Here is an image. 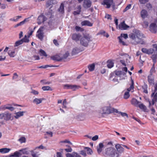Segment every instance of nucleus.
Segmentation results:
<instances>
[{
	"label": "nucleus",
	"mask_w": 157,
	"mask_h": 157,
	"mask_svg": "<svg viewBox=\"0 0 157 157\" xmlns=\"http://www.w3.org/2000/svg\"><path fill=\"white\" fill-rule=\"evenodd\" d=\"M97 112L99 115L104 117V115H108L112 113L117 112V109L109 106H104L98 110Z\"/></svg>",
	"instance_id": "1"
},
{
	"label": "nucleus",
	"mask_w": 157,
	"mask_h": 157,
	"mask_svg": "<svg viewBox=\"0 0 157 157\" xmlns=\"http://www.w3.org/2000/svg\"><path fill=\"white\" fill-rule=\"evenodd\" d=\"M133 32L134 33L131 34L129 35L130 38L134 40L137 43L143 44V42L142 40L143 37V34L137 30H134Z\"/></svg>",
	"instance_id": "2"
},
{
	"label": "nucleus",
	"mask_w": 157,
	"mask_h": 157,
	"mask_svg": "<svg viewBox=\"0 0 157 157\" xmlns=\"http://www.w3.org/2000/svg\"><path fill=\"white\" fill-rule=\"evenodd\" d=\"M104 155L106 157H118L119 154L112 146L106 147L104 151Z\"/></svg>",
	"instance_id": "3"
},
{
	"label": "nucleus",
	"mask_w": 157,
	"mask_h": 157,
	"mask_svg": "<svg viewBox=\"0 0 157 157\" xmlns=\"http://www.w3.org/2000/svg\"><path fill=\"white\" fill-rule=\"evenodd\" d=\"M90 40V36L88 34L85 35L80 38V44L85 47H87L88 46Z\"/></svg>",
	"instance_id": "4"
},
{
	"label": "nucleus",
	"mask_w": 157,
	"mask_h": 157,
	"mask_svg": "<svg viewBox=\"0 0 157 157\" xmlns=\"http://www.w3.org/2000/svg\"><path fill=\"white\" fill-rule=\"evenodd\" d=\"M12 104L9 103L2 105L0 107V110L4 111L6 109H8L12 111L15 109V108L12 106Z\"/></svg>",
	"instance_id": "5"
},
{
	"label": "nucleus",
	"mask_w": 157,
	"mask_h": 157,
	"mask_svg": "<svg viewBox=\"0 0 157 157\" xmlns=\"http://www.w3.org/2000/svg\"><path fill=\"white\" fill-rule=\"evenodd\" d=\"M102 4L104 5H106V7L107 8H109L111 6L113 9H114L115 8V4L113 0H104Z\"/></svg>",
	"instance_id": "6"
},
{
	"label": "nucleus",
	"mask_w": 157,
	"mask_h": 157,
	"mask_svg": "<svg viewBox=\"0 0 157 157\" xmlns=\"http://www.w3.org/2000/svg\"><path fill=\"white\" fill-rule=\"evenodd\" d=\"M151 94L152 98L151 102L149 101V106H151V105H154L155 103L157 101V92H152Z\"/></svg>",
	"instance_id": "7"
},
{
	"label": "nucleus",
	"mask_w": 157,
	"mask_h": 157,
	"mask_svg": "<svg viewBox=\"0 0 157 157\" xmlns=\"http://www.w3.org/2000/svg\"><path fill=\"white\" fill-rule=\"evenodd\" d=\"M63 86L64 89H71L73 90H75L76 89H78L79 87V86L76 85L70 84H64Z\"/></svg>",
	"instance_id": "8"
},
{
	"label": "nucleus",
	"mask_w": 157,
	"mask_h": 157,
	"mask_svg": "<svg viewBox=\"0 0 157 157\" xmlns=\"http://www.w3.org/2000/svg\"><path fill=\"white\" fill-rule=\"evenodd\" d=\"M149 30L152 33H156L157 31V25L156 21L151 24L149 26Z\"/></svg>",
	"instance_id": "9"
},
{
	"label": "nucleus",
	"mask_w": 157,
	"mask_h": 157,
	"mask_svg": "<svg viewBox=\"0 0 157 157\" xmlns=\"http://www.w3.org/2000/svg\"><path fill=\"white\" fill-rule=\"evenodd\" d=\"M128 37V35L127 34L122 33L120 36H118V38L119 40V42L123 45H126L125 43L123 40V38L126 39Z\"/></svg>",
	"instance_id": "10"
},
{
	"label": "nucleus",
	"mask_w": 157,
	"mask_h": 157,
	"mask_svg": "<svg viewBox=\"0 0 157 157\" xmlns=\"http://www.w3.org/2000/svg\"><path fill=\"white\" fill-rule=\"evenodd\" d=\"M36 36L41 40H43L44 35L42 28H40L39 29L37 32Z\"/></svg>",
	"instance_id": "11"
},
{
	"label": "nucleus",
	"mask_w": 157,
	"mask_h": 157,
	"mask_svg": "<svg viewBox=\"0 0 157 157\" xmlns=\"http://www.w3.org/2000/svg\"><path fill=\"white\" fill-rule=\"evenodd\" d=\"M81 37L82 36L80 34L75 33L72 34L71 38L73 40L77 42L80 39Z\"/></svg>",
	"instance_id": "12"
},
{
	"label": "nucleus",
	"mask_w": 157,
	"mask_h": 157,
	"mask_svg": "<svg viewBox=\"0 0 157 157\" xmlns=\"http://www.w3.org/2000/svg\"><path fill=\"white\" fill-rule=\"evenodd\" d=\"M4 117L3 119L6 121H8L9 120H12L13 118H12V114L11 113L9 112H6L4 113Z\"/></svg>",
	"instance_id": "13"
},
{
	"label": "nucleus",
	"mask_w": 157,
	"mask_h": 157,
	"mask_svg": "<svg viewBox=\"0 0 157 157\" xmlns=\"http://www.w3.org/2000/svg\"><path fill=\"white\" fill-rule=\"evenodd\" d=\"M121 144H117L115 145V147L117 150L118 154H121L124 151V148L121 146Z\"/></svg>",
	"instance_id": "14"
},
{
	"label": "nucleus",
	"mask_w": 157,
	"mask_h": 157,
	"mask_svg": "<svg viewBox=\"0 0 157 157\" xmlns=\"http://www.w3.org/2000/svg\"><path fill=\"white\" fill-rule=\"evenodd\" d=\"M91 5V2L90 0H84L83 6L85 8H88Z\"/></svg>",
	"instance_id": "15"
},
{
	"label": "nucleus",
	"mask_w": 157,
	"mask_h": 157,
	"mask_svg": "<svg viewBox=\"0 0 157 157\" xmlns=\"http://www.w3.org/2000/svg\"><path fill=\"white\" fill-rule=\"evenodd\" d=\"M57 3V1L56 0H48L46 2V6L47 7H51L52 6V5L55 4Z\"/></svg>",
	"instance_id": "16"
},
{
	"label": "nucleus",
	"mask_w": 157,
	"mask_h": 157,
	"mask_svg": "<svg viewBox=\"0 0 157 157\" xmlns=\"http://www.w3.org/2000/svg\"><path fill=\"white\" fill-rule=\"evenodd\" d=\"M148 81L151 85H153L154 83V77L153 75H149L147 77Z\"/></svg>",
	"instance_id": "17"
},
{
	"label": "nucleus",
	"mask_w": 157,
	"mask_h": 157,
	"mask_svg": "<svg viewBox=\"0 0 157 157\" xmlns=\"http://www.w3.org/2000/svg\"><path fill=\"white\" fill-rule=\"evenodd\" d=\"M141 51L143 52L148 55L152 54L154 52V50L152 49H147L144 48H142Z\"/></svg>",
	"instance_id": "18"
},
{
	"label": "nucleus",
	"mask_w": 157,
	"mask_h": 157,
	"mask_svg": "<svg viewBox=\"0 0 157 157\" xmlns=\"http://www.w3.org/2000/svg\"><path fill=\"white\" fill-rule=\"evenodd\" d=\"M129 27V26L125 24L124 21L121 22L118 26L119 29L121 30H126Z\"/></svg>",
	"instance_id": "19"
},
{
	"label": "nucleus",
	"mask_w": 157,
	"mask_h": 157,
	"mask_svg": "<svg viewBox=\"0 0 157 157\" xmlns=\"http://www.w3.org/2000/svg\"><path fill=\"white\" fill-rule=\"evenodd\" d=\"M46 20V18L43 15H40L39 16L38 18V24H40L41 23L45 21Z\"/></svg>",
	"instance_id": "20"
},
{
	"label": "nucleus",
	"mask_w": 157,
	"mask_h": 157,
	"mask_svg": "<svg viewBox=\"0 0 157 157\" xmlns=\"http://www.w3.org/2000/svg\"><path fill=\"white\" fill-rule=\"evenodd\" d=\"M131 84H130V86L129 88L127 89V91L129 92L131 91L132 92H133L134 90V81L131 78Z\"/></svg>",
	"instance_id": "21"
},
{
	"label": "nucleus",
	"mask_w": 157,
	"mask_h": 157,
	"mask_svg": "<svg viewBox=\"0 0 157 157\" xmlns=\"http://www.w3.org/2000/svg\"><path fill=\"white\" fill-rule=\"evenodd\" d=\"M25 113V111H19L16 112L15 113V115L14 116V117L16 119H17L20 117L23 116L24 113Z\"/></svg>",
	"instance_id": "22"
},
{
	"label": "nucleus",
	"mask_w": 157,
	"mask_h": 157,
	"mask_svg": "<svg viewBox=\"0 0 157 157\" xmlns=\"http://www.w3.org/2000/svg\"><path fill=\"white\" fill-rule=\"evenodd\" d=\"M67 157H81L78 154L75 152H73L72 154L67 153L66 154Z\"/></svg>",
	"instance_id": "23"
},
{
	"label": "nucleus",
	"mask_w": 157,
	"mask_h": 157,
	"mask_svg": "<svg viewBox=\"0 0 157 157\" xmlns=\"http://www.w3.org/2000/svg\"><path fill=\"white\" fill-rule=\"evenodd\" d=\"M82 51V50H81L79 48L75 47L73 49L72 52V55H75Z\"/></svg>",
	"instance_id": "24"
},
{
	"label": "nucleus",
	"mask_w": 157,
	"mask_h": 157,
	"mask_svg": "<svg viewBox=\"0 0 157 157\" xmlns=\"http://www.w3.org/2000/svg\"><path fill=\"white\" fill-rule=\"evenodd\" d=\"M104 147V145L102 143H100L98 146L97 147V150L98 153L99 154L102 150V148Z\"/></svg>",
	"instance_id": "25"
},
{
	"label": "nucleus",
	"mask_w": 157,
	"mask_h": 157,
	"mask_svg": "<svg viewBox=\"0 0 157 157\" xmlns=\"http://www.w3.org/2000/svg\"><path fill=\"white\" fill-rule=\"evenodd\" d=\"M81 25H86L89 26H92L93 25V23H91L89 21H82L81 22Z\"/></svg>",
	"instance_id": "26"
},
{
	"label": "nucleus",
	"mask_w": 157,
	"mask_h": 157,
	"mask_svg": "<svg viewBox=\"0 0 157 157\" xmlns=\"http://www.w3.org/2000/svg\"><path fill=\"white\" fill-rule=\"evenodd\" d=\"M141 17L143 18L146 17L148 15L147 11L145 10H143L140 12Z\"/></svg>",
	"instance_id": "27"
},
{
	"label": "nucleus",
	"mask_w": 157,
	"mask_h": 157,
	"mask_svg": "<svg viewBox=\"0 0 157 157\" xmlns=\"http://www.w3.org/2000/svg\"><path fill=\"white\" fill-rule=\"evenodd\" d=\"M58 11L61 14H63L64 13V5L63 3L61 4L59 8L58 9Z\"/></svg>",
	"instance_id": "28"
},
{
	"label": "nucleus",
	"mask_w": 157,
	"mask_h": 157,
	"mask_svg": "<svg viewBox=\"0 0 157 157\" xmlns=\"http://www.w3.org/2000/svg\"><path fill=\"white\" fill-rule=\"evenodd\" d=\"M131 103L136 106H137L140 102L135 98H133L131 101Z\"/></svg>",
	"instance_id": "29"
},
{
	"label": "nucleus",
	"mask_w": 157,
	"mask_h": 157,
	"mask_svg": "<svg viewBox=\"0 0 157 157\" xmlns=\"http://www.w3.org/2000/svg\"><path fill=\"white\" fill-rule=\"evenodd\" d=\"M115 74L120 77L122 76H124L126 75V72H124L122 71H117L115 72Z\"/></svg>",
	"instance_id": "30"
},
{
	"label": "nucleus",
	"mask_w": 157,
	"mask_h": 157,
	"mask_svg": "<svg viewBox=\"0 0 157 157\" xmlns=\"http://www.w3.org/2000/svg\"><path fill=\"white\" fill-rule=\"evenodd\" d=\"M21 155V153L17 151L14 152L13 154L10 155V157H19Z\"/></svg>",
	"instance_id": "31"
},
{
	"label": "nucleus",
	"mask_w": 157,
	"mask_h": 157,
	"mask_svg": "<svg viewBox=\"0 0 157 157\" xmlns=\"http://www.w3.org/2000/svg\"><path fill=\"white\" fill-rule=\"evenodd\" d=\"M51 59L54 60L60 61L62 59L58 55L52 56L51 58Z\"/></svg>",
	"instance_id": "32"
},
{
	"label": "nucleus",
	"mask_w": 157,
	"mask_h": 157,
	"mask_svg": "<svg viewBox=\"0 0 157 157\" xmlns=\"http://www.w3.org/2000/svg\"><path fill=\"white\" fill-rule=\"evenodd\" d=\"M10 150V148H4L0 149V152L2 153H8Z\"/></svg>",
	"instance_id": "33"
},
{
	"label": "nucleus",
	"mask_w": 157,
	"mask_h": 157,
	"mask_svg": "<svg viewBox=\"0 0 157 157\" xmlns=\"http://www.w3.org/2000/svg\"><path fill=\"white\" fill-rule=\"evenodd\" d=\"M114 66V63L113 62L110 60H109L107 62V66L109 68H111Z\"/></svg>",
	"instance_id": "34"
},
{
	"label": "nucleus",
	"mask_w": 157,
	"mask_h": 157,
	"mask_svg": "<svg viewBox=\"0 0 157 157\" xmlns=\"http://www.w3.org/2000/svg\"><path fill=\"white\" fill-rule=\"evenodd\" d=\"M8 54L10 57H14L15 56V52L14 51H12L9 50Z\"/></svg>",
	"instance_id": "35"
},
{
	"label": "nucleus",
	"mask_w": 157,
	"mask_h": 157,
	"mask_svg": "<svg viewBox=\"0 0 157 157\" xmlns=\"http://www.w3.org/2000/svg\"><path fill=\"white\" fill-rule=\"evenodd\" d=\"M84 149L88 155H91L93 153V151L91 149L88 147H85Z\"/></svg>",
	"instance_id": "36"
},
{
	"label": "nucleus",
	"mask_w": 157,
	"mask_h": 157,
	"mask_svg": "<svg viewBox=\"0 0 157 157\" xmlns=\"http://www.w3.org/2000/svg\"><path fill=\"white\" fill-rule=\"evenodd\" d=\"M42 101V99L41 98H35L33 101V102L36 104H38L41 103Z\"/></svg>",
	"instance_id": "37"
},
{
	"label": "nucleus",
	"mask_w": 157,
	"mask_h": 157,
	"mask_svg": "<svg viewBox=\"0 0 157 157\" xmlns=\"http://www.w3.org/2000/svg\"><path fill=\"white\" fill-rule=\"evenodd\" d=\"M137 106L140 109L144 110V111H145L147 109L146 106L142 103H141L140 104H139L137 105Z\"/></svg>",
	"instance_id": "38"
},
{
	"label": "nucleus",
	"mask_w": 157,
	"mask_h": 157,
	"mask_svg": "<svg viewBox=\"0 0 157 157\" xmlns=\"http://www.w3.org/2000/svg\"><path fill=\"white\" fill-rule=\"evenodd\" d=\"M42 89L44 91H52V88L48 86H43L42 87Z\"/></svg>",
	"instance_id": "39"
},
{
	"label": "nucleus",
	"mask_w": 157,
	"mask_h": 157,
	"mask_svg": "<svg viewBox=\"0 0 157 157\" xmlns=\"http://www.w3.org/2000/svg\"><path fill=\"white\" fill-rule=\"evenodd\" d=\"M40 82L43 85H48L51 83V82L48 81L45 79L41 80Z\"/></svg>",
	"instance_id": "40"
},
{
	"label": "nucleus",
	"mask_w": 157,
	"mask_h": 157,
	"mask_svg": "<svg viewBox=\"0 0 157 157\" xmlns=\"http://www.w3.org/2000/svg\"><path fill=\"white\" fill-rule=\"evenodd\" d=\"M95 68V65L94 64H92L89 65L88 66V68L89 71H93L94 70Z\"/></svg>",
	"instance_id": "41"
},
{
	"label": "nucleus",
	"mask_w": 157,
	"mask_h": 157,
	"mask_svg": "<svg viewBox=\"0 0 157 157\" xmlns=\"http://www.w3.org/2000/svg\"><path fill=\"white\" fill-rule=\"evenodd\" d=\"M40 55L42 56H44L47 57V55L46 53L42 49H40Z\"/></svg>",
	"instance_id": "42"
},
{
	"label": "nucleus",
	"mask_w": 157,
	"mask_h": 157,
	"mask_svg": "<svg viewBox=\"0 0 157 157\" xmlns=\"http://www.w3.org/2000/svg\"><path fill=\"white\" fill-rule=\"evenodd\" d=\"M23 43V41L21 40L16 41L15 44L14 46L17 47L22 44Z\"/></svg>",
	"instance_id": "43"
},
{
	"label": "nucleus",
	"mask_w": 157,
	"mask_h": 157,
	"mask_svg": "<svg viewBox=\"0 0 157 157\" xmlns=\"http://www.w3.org/2000/svg\"><path fill=\"white\" fill-rule=\"evenodd\" d=\"M147 88V85H144L142 86V89L143 90V92L144 93L146 94H147L148 93Z\"/></svg>",
	"instance_id": "44"
},
{
	"label": "nucleus",
	"mask_w": 157,
	"mask_h": 157,
	"mask_svg": "<svg viewBox=\"0 0 157 157\" xmlns=\"http://www.w3.org/2000/svg\"><path fill=\"white\" fill-rule=\"evenodd\" d=\"M155 72V68L154 67V63L153 64L152 67H151L150 71V75H152V74Z\"/></svg>",
	"instance_id": "45"
},
{
	"label": "nucleus",
	"mask_w": 157,
	"mask_h": 157,
	"mask_svg": "<svg viewBox=\"0 0 157 157\" xmlns=\"http://www.w3.org/2000/svg\"><path fill=\"white\" fill-rule=\"evenodd\" d=\"M18 141L21 143H25L26 141L25 138L24 137H21L18 140Z\"/></svg>",
	"instance_id": "46"
},
{
	"label": "nucleus",
	"mask_w": 157,
	"mask_h": 157,
	"mask_svg": "<svg viewBox=\"0 0 157 157\" xmlns=\"http://www.w3.org/2000/svg\"><path fill=\"white\" fill-rule=\"evenodd\" d=\"M130 95L128 92L126 91L124 93V98L125 99H127L129 98Z\"/></svg>",
	"instance_id": "47"
},
{
	"label": "nucleus",
	"mask_w": 157,
	"mask_h": 157,
	"mask_svg": "<svg viewBox=\"0 0 157 157\" xmlns=\"http://www.w3.org/2000/svg\"><path fill=\"white\" fill-rule=\"evenodd\" d=\"M116 113H118L119 114H120L123 117H124V116H126L127 117H128V115L126 113L121 112H119L117 110V112H116Z\"/></svg>",
	"instance_id": "48"
},
{
	"label": "nucleus",
	"mask_w": 157,
	"mask_h": 157,
	"mask_svg": "<svg viewBox=\"0 0 157 157\" xmlns=\"http://www.w3.org/2000/svg\"><path fill=\"white\" fill-rule=\"evenodd\" d=\"M29 21V18H26L23 21L18 23L19 25H21L24 24L26 22H28Z\"/></svg>",
	"instance_id": "49"
},
{
	"label": "nucleus",
	"mask_w": 157,
	"mask_h": 157,
	"mask_svg": "<svg viewBox=\"0 0 157 157\" xmlns=\"http://www.w3.org/2000/svg\"><path fill=\"white\" fill-rule=\"evenodd\" d=\"M81 8L80 6H79V7L78 8V10H77V11H74V15H76L77 14H79L80 13V12H81Z\"/></svg>",
	"instance_id": "50"
},
{
	"label": "nucleus",
	"mask_w": 157,
	"mask_h": 157,
	"mask_svg": "<svg viewBox=\"0 0 157 157\" xmlns=\"http://www.w3.org/2000/svg\"><path fill=\"white\" fill-rule=\"evenodd\" d=\"M21 40H22L23 43V42L27 43L29 42V40L26 35H25L24 38Z\"/></svg>",
	"instance_id": "51"
},
{
	"label": "nucleus",
	"mask_w": 157,
	"mask_h": 157,
	"mask_svg": "<svg viewBox=\"0 0 157 157\" xmlns=\"http://www.w3.org/2000/svg\"><path fill=\"white\" fill-rule=\"evenodd\" d=\"M131 4H129L125 8V9H124V10L123 11V12H124L126 11L127 10H128L130 9L131 8Z\"/></svg>",
	"instance_id": "52"
},
{
	"label": "nucleus",
	"mask_w": 157,
	"mask_h": 157,
	"mask_svg": "<svg viewBox=\"0 0 157 157\" xmlns=\"http://www.w3.org/2000/svg\"><path fill=\"white\" fill-rule=\"evenodd\" d=\"M151 58L152 59L154 63H155L156 62V59H157V58L156 57V56L155 55V54L152 55Z\"/></svg>",
	"instance_id": "53"
},
{
	"label": "nucleus",
	"mask_w": 157,
	"mask_h": 157,
	"mask_svg": "<svg viewBox=\"0 0 157 157\" xmlns=\"http://www.w3.org/2000/svg\"><path fill=\"white\" fill-rule=\"evenodd\" d=\"M142 25L144 28H146L148 25V22L144 21Z\"/></svg>",
	"instance_id": "54"
},
{
	"label": "nucleus",
	"mask_w": 157,
	"mask_h": 157,
	"mask_svg": "<svg viewBox=\"0 0 157 157\" xmlns=\"http://www.w3.org/2000/svg\"><path fill=\"white\" fill-rule=\"evenodd\" d=\"M69 53L68 52H66L63 55V59L66 58L69 56Z\"/></svg>",
	"instance_id": "55"
},
{
	"label": "nucleus",
	"mask_w": 157,
	"mask_h": 157,
	"mask_svg": "<svg viewBox=\"0 0 157 157\" xmlns=\"http://www.w3.org/2000/svg\"><path fill=\"white\" fill-rule=\"evenodd\" d=\"M80 153L82 155H83L85 157L87 155L85 151L82 150L81 151Z\"/></svg>",
	"instance_id": "56"
},
{
	"label": "nucleus",
	"mask_w": 157,
	"mask_h": 157,
	"mask_svg": "<svg viewBox=\"0 0 157 157\" xmlns=\"http://www.w3.org/2000/svg\"><path fill=\"white\" fill-rule=\"evenodd\" d=\"M98 138V135H96L93 137L92 138V140L94 141H96L97 140Z\"/></svg>",
	"instance_id": "57"
},
{
	"label": "nucleus",
	"mask_w": 157,
	"mask_h": 157,
	"mask_svg": "<svg viewBox=\"0 0 157 157\" xmlns=\"http://www.w3.org/2000/svg\"><path fill=\"white\" fill-rule=\"evenodd\" d=\"M33 31V30L32 29H31L28 32V36L29 37L32 34Z\"/></svg>",
	"instance_id": "58"
},
{
	"label": "nucleus",
	"mask_w": 157,
	"mask_h": 157,
	"mask_svg": "<svg viewBox=\"0 0 157 157\" xmlns=\"http://www.w3.org/2000/svg\"><path fill=\"white\" fill-rule=\"evenodd\" d=\"M152 92H157V81L154 85V90H152Z\"/></svg>",
	"instance_id": "59"
},
{
	"label": "nucleus",
	"mask_w": 157,
	"mask_h": 157,
	"mask_svg": "<svg viewBox=\"0 0 157 157\" xmlns=\"http://www.w3.org/2000/svg\"><path fill=\"white\" fill-rule=\"evenodd\" d=\"M60 143H68L71 144H72V143L68 140H66L64 141H61L60 142Z\"/></svg>",
	"instance_id": "60"
},
{
	"label": "nucleus",
	"mask_w": 157,
	"mask_h": 157,
	"mask_svg": "<svg viewBox=\"0 0 157 157\" xmlns=\"http://www.w3.org/2000/svg\"><path fill=\"white\" fill-rule=\"evenodd\" d=\"M31 93L35 95L38 94L39 93L37 91L35 90H32V92Z\"/></svg>",
	"instance_id": "61"
},
{
	"label": "nucleus",
	"mask_w": 157,
	"mask_h": 157,
	"mask_svg": "<svg viewBox=\"0 0 157 157\" xmlns=\"http://www.w3.org/2000/svg\"><path fill=\"white\" fill-rule=\"evenodd\" d=\"M31 155L33 157H38L36 154L33 152V151H31Z\"/></svg>",
	"instance_id": "62"
},
{
	"label": "nucleus",
	"mask_w": 157,
	"mask_h": 157,
	"mask_svg": "<svg viewBox=\"0 0 157 157\" xmlns=\"http://www.w3.org/2000/svg\"><path fill=\"white\" fill-rule=\"evenodd\" d=\"M105 17L107 18L108 19H112L111 16L108 14H106L105 16Z\"/></svg>",
	"instance_id": "63"
},
{
	"label": "nucleus",
	"mask_w": 157,
	"mask_h": 157,
	"mask_svg": "<svg viewBox=\"0 0 157 157\" xmlns=\"http://www.w3.org/2000/svg\"><path fill=\"white\" fill-rule=\"evenodd\" d=\"M57 157H63L61 153L57 152L56 154Z\"/></svg>",
	"instance_id": "64"
}]
</instances>
